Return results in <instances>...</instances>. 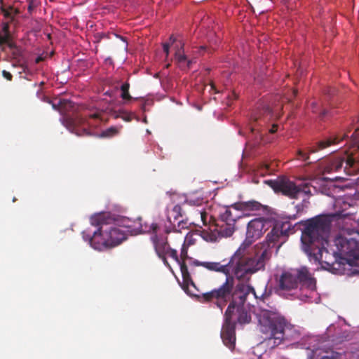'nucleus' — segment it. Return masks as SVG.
<instances>
[{
	"instance_id": "obj_41",
	"label": "nucleus",
	"mask_w": 359,
	"mask_h": 359,
	"mask_svg": "<svg viewBox=\"0 0 359 359\" xmlns=\"http://www.w3.org/2000/svg\"><path fill=\"white\" fill-rule=\"evenodd\" d=\"M90 117L93 118H98V114H96V113H94V114H90L89 115Z\"/></svg>"
},
{
	"instance_id": "obj_11",
	"label": "nucleus",
	"mask_w": 359,
	"mask_h": 359,
	"mask_svg": "<svg viewBox=\"0 0 359 359\" xmlns=\"http://www.w3.org/2000/svg\"><path fill=\"white\" fill-rule=\"evenodd\" d=\"M166 255H169L172 257L180 266V271L182 276V283H180V285L182 290L189 295L195 297L196 294V291H198L196 288L195 283H194L190 273L189 272L188 267L185 262H181L176 250L168 248L166 252Z\"/></svg>"
},
{
	"instance_id": "obj_25",
	"label": "nucleus",
	"mask_w": 359,
	"mask_h": 359,
	"mask_svg": "<svg viewBox=\"0 0 359 359\" xmlns=\"http://www.w3.org/2000/svg\"><path fill=\"white\" fill-rule=\"evenodd\" d=\"M9 26L8 22H4L2 24V31L4 35H0V45L3 43H6L9 39Z\"/></svg>"
},
{
	"instance_id": "obj_9",
	"label": "nucleus",
	"mask_w": 359,
	"mask_h": 359,
	"mask_svg": "<svg viewBox=\"0 0 359 359\" xmlns=\"http://www.w3.org/2000/svg\"><path fill=\"white\" fill-rule=\"evenodd\" d=\"M148 231L151 232L150 240L153 244L156 255H166L170 245L168 241V234L173 231L170 226H165L161 229L156 223H152Z\"/></svg>"
},
{
	"instance_id": "obj_1",
	"label": "nucleus",
	"mask_w": 359,
	"mask_h": 359,
	"mask_svg": "<svg viewBox=\"0 0 359 359\" xmlns=\"http://www.w3.org/2000/svg\"><path fill=\"white\" fill-rule=\"evenodd\" d=\"M269 257V255L266 250L254 257H245L243 256V248H241L224 264L216 262L194 261L192 266H201L209 271L226 276L225 281L218 287L201 294H196L195 297L201 303L215 304L221 311L229 302L224 314L233 316L236 306H245L250 294L257 298L255 288L248 283L252 274L265 269Z\"/></svg>"
},
{
	"instance_id": "obj_10",
	"label": "nucleus",
	"mask_w": 359,
	"mask_h": 359,
	"mask_svg": "<svg viewBox=\"0 0 359 359\" xmlns=\"http://www.w3.org/2000/svg\"><path fill=\"white\" fill-rule=\"evenodd\" d=\"M264 183L272 188L276 193H282L290 198H297L302 191L294 182L284 176L279 177L276 180H265Z\"/></svg>"
},
{
	"instance_id": "obj_36",
	"label": "nucleus",
	"mask_w": 359,
	"mask_h": 359,
	"mask_svg": "<svg viewBox=\"0 0 359 359\" xmlns=\"http://www.w3.org/2000/svg\"><path fill=\"white\" fill-rule=\"evenodd\" d=\"M82 235H83V238L85 241H87L88 243H89V239H88V236H93V235H91L90 233H87L86 231H83L82 233Z\"/></svg>"
},
{
	"instance_id": "obj_24",
	"label": "nucleus",
	"mask_w": 359,
	"mask_h": 359,
	"mask_svg": "<svg viewBox=\"0 0 359 359\" xmlns=\"http://www.w3.org/2000/svg\"><path fill=\"white\" fill-rule=\"evenodd\" d=\"M125 227L126 229V232L130 233L131 235H137L147 231L146 229H143L141 218H138L133 222L128 221V223L125 225Z\"/></svg>"
},
{
	"instance_id": "obj_29",
	"label": "nucleus",
	"mask_w": 359,
	"mask_h": 359,
	"mask_svg": "<svg viewBox=\"0 0 359 359\" xmlns=\"http://www.w3.org/2000/svg\"><path fill=\"white\" fill-rule=\"evenodd\" d=\"M296 90L294 89H290L287 90V93L284 94V96L281 98L283 102H290L292 97L296 95Z\"/></svg>"
},
{
	"instance_id": "obj_2",
	"label": "nucleus",
	"mask_w": 359,
	"mask_h": 359,
	"mask_svg": "<svg viewBox=\"0 0 359 359\" xmlns=\"http://www.w3.org/2000/svg\"><path fill=\"white\" fill-rule=\"evenodd\" d=\"M259 323L260 332L266 335V345L271 348L285 342H295L300 339L299 331L276 309L262 310Z\"/></svg>"
},
{
	"instance_id": "obj_17",
	"label": "nucleus",
	"mask_w": 359,
	"mask_h": 359,
	"mask_svg": "<svg viewBox=\"0 0 359 359\" xmlns=\"http://www.w3.org/2000/svg\"><path fill=\"white\" fill-rule=\"evenodd\" d=\"M182 208L180 205H175L171 212L168 215V221L170 226L173 231L180 232L181 229L187 228V222L184 219L179 220L180 217H182Z\"/></svg>"
},
{
	"instance_id": "obj_3",
	"label": "nucleus",
	"mask_w": 359,
	"mask_h": 359,
	"mask_svg": "<svg viewBox=\"0 0 359 359\" xmlns=\"http://www.w3.org/2000/svg\"><path fill=\"white\" fill-rule=\"evenodd\" d=\"M330 230V222L325 218L316 217L309 220L302 231L301 241L304 252L309 256L313 257L316 260L318 257L315 250L322 257L323 252L328 253L324 247L327 243Z\"/></svg>"
},
{
	"instance_id": "obj_46",
	"label": "nucleus",
	"mask_w": 359,
	"mask_h": 359,
	"mask_svg": "<svg viewBox=\"0 0 359 359\" xmlns=\"http://www.w3.org/2000/svg\"><path fill=\"white\" fill-rule=\"evenodd\" d=\"M150 133H151V132L147 129V134H150Z\"/></svg>"
},
{
	"instance_id": "obj_8",
	"label": "nucleus",
	"mask_w": 359,
	"mask_h": 359,
	"mask_svg": "<svg viewBox=\"0 0 359 359\" xmlns=\"http://www.w3.org/2000/svg\"><path fill=\"white\" fill-rule=\"evenodd\" d=\"M334 242L337 248V251L334 252L336 260L339 258L349 263L359 259V243L355 239L340 236Z\"/></svg>"
},
{
	"instance_id": "obj_19",
	"label": "nucleus",
	"mask_w": 359,
	"mask_h": 359,
	"mask_svg": "<svg viewBox=\"0 0 359 359\" xmlns=\"http://www.w3.org/2000/svg\"><path fill=\"white\" fill-rule=\"evenodd\" d=\"M62 123L72 133H74L78 136L87 134V130L82 126L83 121L82 118L64 117L61 119Z\"/></svg>"
},
{
	"instance_id": "obj_43",
	"label": "nucleus",
	"mask_w": 359,
	"mask_h": 359,
	"mask_svg": "<svg viewBox=\"0 0 359 359\" xmlns=\"http://www.w3.org/2000/svg\"><path fill=\"white\" fill-rule=\"evenodd\" d=\"M2 12L4 13V15H5L6 16H7V15H8V11H6V10H4V9H3V8H2Z\"/></svg>"
},
{
	"instance_id": "obj_4",
	"label": "nucleus",
	"mask_w": 359,
	"mask_h": 359,
	"mask_svg": "<svg viewBox=\"0 0 359 359\" xmlns=\"http://www.w3.org/2000/svg\"><path fill=\"white\" fill-rule=\"evenodd\" d=\"M91 224L98 226L93 236H88L90 245L95 250H104L117 246L126 239V232L114 225H110L104 214L95 215Z\"/></svg>"
},
{
	"instance_id": "obj_26",
	"label": "nucleus",
	"mask_w": 359,
	"mask_h": 359,
	"mask_svg": "<svg viewBox=\"0 0 359 359\" xmlns=\"http://www.w3.org/2000/svg\"><path fill=\"white\" fill-rule=\"evenodd\" d=\"M311 108L314 113H317L320 111V114L321 117H323L326 115L327 111L325 109H320V106L317 102H313L311 103Z\"/></svg>"
},
{
	"instance_id": "obj_45",
	"label": "nucleus",
	"mask_w": 359,
	"mask_h": 359,
	"mask_svg": "<svg viewBox=\"0 0 359 359\" xmlns=\"http://www.w3.org/2000/svg\"><path fill=\"white\" fill-rule=\"evenodd\" d=\"M142 110H144V111L145 110L144 105H143V106L142 107Z\"/></svg>"
},
{
	"instance_id": "obj_15",
	"label": "nucleus",
	"mask_w": 359,
	"mask_h": 359,
	"mask_svg": "<svg viewBox=\"0 0 359 359\" xmlns=\"http://www.w3.org/2000/svg\"><path fill=\"white\" fill-rule=\"evenodd\" d=\"M170 45H174L175 49V60L179 64L181 68H189L191 63V60H189L187 56L184 54V43L181 41H177V39L173 36L170 37L169 43H165L163 45V49L164 53L168 57L169 54V48Z\"/></svg>"
},
{
	"instance_id": "obj_34",
	"label": "nucleus",
	"mask_w": 359,
	"mask_h": 359,
	"mask_svg": "<svg viewBox=\"0 0 359 359\" xmlns=\"http://www.w3.org/2000/svg\"><path fill=\"white\" fill-rule=\"evenodd\" d=\"M65 102H66L65 100H57V103L56 102H53L52 104H53V107L54 109H56V106L58 105L60 106V107H63V105L65 104Z\"/></svg>"
},
{
	"instance_id": "obj_32",
	"label": "nucleus",
	"mask_w": 359,
	"mask_h": 359,
	"mask_svg": "<svg viewBox=\"0 0 359 359\" xmlns=\"http://www.w3.org/2000/svg\"><path fill=\"white\" fill-rule=\"evenodd\" d=\"M270 165L269 164H264L260 171V175H264L270 173Z\"/></svg>"
},
{
	"instance_id": "obj_42",
	"label": "nucleus",
	"mask_w": 359,
	"mask_h": 359,
	"mask_svg": "<svg viewBox=\"0 0 359 359\" xmlns=\"http://www.w3.org/2000/svg\"><path fill=\"white\" fill-rule=\"evenodd\" d=\"M353 154L351 152L350 154H347L346 157H348V158H350V157H353Z\"/></svg>"
},
{
	"instance_id": "obj_6",
	"label": "nucleus",
	"mask_w": 359,
	"mask_h": 359,
	"mask_svg": "<svg viewBox=\"0 0 359 359\" xmlns=\"http://www.w3.org/2000/svg\"><path fill=\"white\" fill-rule=\"evenodd\" d=\"M239 210H235L233 205L224 208L219 212L218 218L210 229L209 240L215 242L218 238L229 237L235 231V224L241 217Z\"/></svg>"
},
{
	"instance_id": "obj_38",
	"label": "nucleus",
	"mask_w": 359,
	"mask_h": 359,
	"mask_svg": "<svg viewBox=\"0 0 359 359\" xmlns=\"http://www.w3.org/2000/svg\"><path fill=\"white\" fill-rule=\"evenodd\" d=\"M236 95L234 93H232L231 95H228V100H233L236 98Z\"/></svg>"
},
{
	"instance_id": "obj_18",
	"label": "nucleus",
	"mask_w": 359,
	"mask_h": 359,
	"mask_svg": "<svg viewBox=\"0 0 359 359\" xmlns=\"http://www.w3.org/2000/svg\"><path fill=\"white\" fill-rule=\"evenodd\" d=\"M298 286L293 269H290L282 273L278 281V287L280 290L291 291L297 289Z\"/></svg>"
},
{
	"instance_id": "obj_23",
	"label": "nucleus",
	"mask_w": 359,
	"mask_h": 359,
	"mask_svg": "<svg viewBox=\"0 0 359 359\" xmlns=\"http://www.w3.org/2000/svg\"><path fill=\"white\" fill-rule=\"evenodd\" d=\"M233 319L236 321V324H247L251 320V316L247 311L245 306H236L233 314Z\"/></svg>"
},
{
	"instance_id": "obj_51",
	"label": "nucleus",
	"mask_w": 359,
	"mask_h": 359,
	"mask_svg": "<svg viewBox=\"0 0 359 359\" xmlns=\"http://www.w3.org/2000/svg\"><path fill=\"white\" fill-rule=\"evenodd\" d=\"M27 1H28L29 2V1H32V0H27Z\"/></svg>"
},
{
	"instance_id": "obj_50",
	"label": "nucleus",
	"mask_w": 359,
	"mask_h": 359,
	"mask_svg": "<svg viewBox=\"0 0 359 359\" xmlns=\"http://www.w3.org/2000/svg\"><path fill=\"white\" fill-rule=\"evenodd\" d=\"M358 225H359V218H358Z\"/></svg>"
},
{
	"instance_id": "obj_37",
	"label": "nucleus",
	"mask_w": 359,
	"mask_h": 359,
	"mask_svg": "<svg viewBox=\"0 0 359 359\" xmlns=\"http://www.w3.org/2000/svg\"><path fill=\"white\" fill-rule=\"evenodd\" d=\"M276 130H277V125H276V124H274V123H273V124L272 125V128L269 129V132H270L271 133H275Z\"/></svg>"
},
{
	"instance_id": "obj_30",
	"label": "nucleus",
	"mask_w": 359,
	"mask_h": 359,
	"mask_svg": "<svg viewBox=\"0 0 359 359\" xmlns=\"http://www.w3.org/2000/svg\"><path fill=\"white\" fill-rule=\"evenodd\" d=\"M118 130L114 128H109L102 133V136L104 137H111L116 134H117Z\"/></svg>"
},
{
	"instance_id": "obj_7",
	"label": "nucleus",
	"mask_w": 359,
	"mask_h": 359,
	"mask_svg": "<svg viewBox=\"0 0 359 359\" xmlns=\"http://www.w3.org/2000/svg\"><path fill=\"white\" fill-rule=\"evenodd\" d=\"M129 87L130 85L128 83H125L121 86V97L123 101L117 100L115 92L113 90L107 91L105 93V95L110 97V101L109 102L107 109L115 118H121L126 121H130L133 118H135L137 121H139L140 118L137 116H135L133 112L125 109L123 107V105L126 104L128 100L134 99L129 94Z\"/></svg>"
},
{
	"instance_id": "obj_33",
	"label": "nucleus",
	"mask_w": 359,
	"mask_h": 359,
	"mask_svg": "<svg viewBox=\"0 0 359 359\" xmlns=\"http://www.w3.org/2000/svg\"><path fill=\"white\" fill-rule=\"evenodd\" d=\"M158 257L163 261V264L168 266L169 268H170V266L167 260V258H166V255H163V256L161 255H157Z\"/></svg>"
},
{
	"instance_id": "obj_5",
	"label": "nucleus",
	"mask_w": 359,
	"mask_h": 359,
	"mask_svg": "<svg viewBox=\"0 0 359 359\" xmlns=\"http://www.w3.org/2000/svg\"><path fill=\"white\" fill-rule=\"evenodd\" d=\"M281 104H275L273 107L266 105L262 109L257 110L251 116L250 123L248 125L249 134L248 135L247 147H252L263 140L262 136L259 135L257 124L260 126L261 122L264 123L269 121L278 118L280 115Z\"/></svg>"
},
{
	"instance_id": "obj_21",
	"label": "nucleus",
	"mask_w": 359,
	"mask_h": 359,
	"mask_svg": "<svg viewBox=\"0 0 359 359\" xmlns=\"http://www.w3.org/2000/svg\"><path fill=\"white\" fill-rule=\"evenodd\" d=\"M235 210L242 212H255L260 210L263 205L258 201L252 200L248 201H241L233 204Z\"/></svg>"
},
{
	"instance_id": "obj_35",
	"label": "nucleus",
	"mask_w": 359,
	"mask_h": 359,
	"mask_svg": "<svg viewBox=\"0 0 359 359\" xmlns=\"http://www.w3.org/2000/svg\"><path fill=\"white\" fill-rule=\"evenodd\" d=\"M3 76L4 77H5L6 79H7L8 80H11V78H12V75L11 73L4 70L3 72Z\"/></svg>"
},
{
	"instance_id": "obj_20",
	"label": "nucleus",
	"mask_w": 359,
	"mask_h": 359,
	"mask_svg": "<svg viewBox=\"0 0 359 359\" xmlns=\"http://www.w3.org/2000/svg\"><path fill=\"white\" fill-rule=\"evenodd\" d=\"M346 136L347 135L346 134L341 137L335 135H332L325 141L320 142L315 146L308 147L304 150H299V154L302 157H309V155L314 154L316 151L339 142L340 140L345 138Z\"/></svg>"
},
{
	"instance_id": "obj_22",
	"label": "nucleus",
	"mask_w": 359,
	"mask_h": 359,
	"mask_svg": "<svg viewBox=\"0 0 359 359\" xmlns=\"http://www.w3.org/2000/svg\"><path fill=\"white\" fill-rule=\"evenodd\" d=\"M274 231L278 232L283 238L295 232L294 226L290 221H278L274 224Z\"/></svg>"
},
{
	"instance_id": "obj_49",
	"label": "nucleus",
	"mask_w": 359,
	"mask_h": 359,
	"mask_svg": "<svg viewBox=\"0 0 359 359\" xmlns=\"http://www.w3.org/2000/svg\"><path fill=\"white\" fill-rule=\"evenodd\" d=\"M39 60H40V58H38V59L36 60V62H38Z\"/></svg>"
},
{
	"instance_id": "obj_40",
	"label": "nucleus",
	"mask_w": 359,
	"mask_h": 359,
	"mask_svg": "<svg viewBox=\"0 0 359 359\" xmlns=\"http://www.w3.org/2000/svg\"><path fill=\"white\" fill-rule=\"evenodd\" d=\"M29 4L28 9L30 11L33 8L34 5H33V2L32 1H29Z\"/></svg>"
},
{
	"instance_id": "obj_27",
	"label": "nucleus",
	"mask_w": 359,
	"mask_h": 359,
	"mask_svg": "<svg viewBox=\"0 0 359 359\" xmlns=\"http://www.w3.org/2000/svg\"><path fill=\"white\" fill-rule=\"evenodd\" d=\"M189 258L188 256V246H187L185 241L184 242L180 252V261L185 262V260Z\"/></svg>"
},
{
	"instance_id": "obj_48",
	"label": "nucleus",
	"mask_w": 359,
	"mask_h": 359,
	"mask_svg": "<svg viewBox=\"0 0 359 359\" xmlns=\"http://www.w3.org/2000/svg\"><path fill=\"white\" fill-rule=\"evenodd\" d=\"M226 104H227V105H230V102H229V101H228V102H227Z\"/></svg>"
},
{
	"instance_id": "obj_14",
	"label": "nucleus",
	"mask_w": 359,
	"mask_h": 359,
	"mask_svg": "<svg viewBox=\"0 0 359 359\" xmlns=\"http://www.w3.org/2000/svg\"><path fill=\"white\" fill-rule=\"evenodd\" d=\"M293 269L298 285H300L302 290H306L310 292L316 291V279L307 266H301Z\"/></svg>"
},
{
	"instance_id": "obj_39",
	"label": "nucleus",
	"mask_w": 359,
	"mask_h": 359,
	"mask_svg": "<svg viewBox=\"0 0 359 359\" xmlns=\"http://www.w3.org/2000/svg\"><path fill=\"white\" fill-rule=\"evenodd\" d=\"M210 90H215V93H219V91L218 90L216 89L215 85L213 83H210Z\"/></svg>"
},
{
	"instance_id": "obj_47",
	"label": "nucleus",
	"mask_w": 359,
	"mask_h": 359,
	"mask_svg": "<svg viewBox=\"0 0 359 359\" xmlns=\"http://www.w3.org/2000/svg\"><path fill=\"white\" fill-rule=\"evenodd\" d=\"M325 262L327 265H330V262H327V261H325Z\"/></svg>"
},
{
	"instance_id": "obj_13",
	"label": "nucleus",
	"mask_w": 359,
	"mask_h": 359,
	"mask_svg": "<svg viewBox=\"0 0 359 359\" xmlns=\"http://www.w3.org/2000/svg\"><path fill=\"white\" fill-rule=\"evenodd\" d=\"M285 238H283L278 232L274 231V226L271 229V231L267 234L266 237V241L264 243H260L256 245L255 252L253 254H251L250 256H245V257H254L258 253L266 250L267 253L269 255V259L266 260V262L269 261L271 257V248L277 247V250H278L281 245L285 243Z\"/></svg>"
},
{
	"instance_id": "obj_44",
	"label": "nucleus",
	"mask_w": 359,
	"mask_h": 359,
	"mask_svg": "<svg viewBox=\"0 0 359 359\" xmlns=\"http://www.w3.org/2000/svg\"><path fill=\"white\" fill-rule=\"evenodd\" d=\"M142 122L144 123H147V117L144 116L142 119Z\"/></svg>"
},
{
	"instance_id": "obj_31",
	"label": "nucleus",
	"mask_w": 359,
	"mask_h": 359,
	"mask_svg": "<svg viewBox=\"0 0 359 359\" xmlns=\"http://www.w3.org/2000/svg\"><path fill=\"white\" fill-rule=\"evenodd\" d=\"M321 359H341L340 354L338 353H332L330 355H324Z\"/></svg>"
},
{
	"instance_id": "obj_28",
	"label": "nucleus",
	"mask_w": 359,
	"mask_h": 359,
	"mask_svg": "<svg viewBox=\"0 0 359 359\" xmlns=\"http://www.w3.org/2000/svg\"><path fill=\"white\" fill-rule=\"evenodd\" d=\"M342 159L344 160V158ZM356 159L357 158H345L347 165H348L351 168H353L354 170L359 171V161H356Z\"/></svg>"
},
{
	"instance_id": "obj_16",
	"label": "nucleus",
	"mask_w": 359,
	"mask_h": 359,
	"mask_svg": "<svg viewBox=\"0 0 359 359\" xmlns=\"http://www.w3.org/2000/svg\"><path fill=\"white\" fill-rule=\"evenodd\" d=\"M235 329L236 321L233 319V316L224 315V323L221 332V337L224 345L231 350L235 347Z\"/></svg>"
},
{
	"instance_id": "obj_12",
	"label": "nucleus",
	"mask_w": 359,
	"mask_h": 359,
	"mask_svg": "<svg viewBox=\"0 0 359 359\" xmlns=\"http://www.w3.org/2000/svg\"><path fill=\"white\" fill-rule=\"evenodd\" d=\"M266 224L268 222L263 217L255 218L248 222L246 232V239L243 243L239 247L243 248V256H250L245 252L246 248L250 246L252 243L259 238L263 233L266 230Z\"/></svg>"
}]
</instances>
